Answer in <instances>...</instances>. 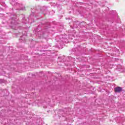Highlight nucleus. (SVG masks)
Here are the masks:
<instances>
[{
    "mask_svg": "<svg viewBox=\"0 0 125 125\" xmlns=\"http://www.w3.org/2000/svg\"><path fill=\"white\" fill-rule=\"evenodd\" d=\"M122 89H123V88H122V87H117L114 88V90H115V92H121V91H122Z\"/></svg>",
    "mask_w": 125,
    "mask_h": 125,
    "instance_id": "1",
    "label": "nucleus"
},
{
    "mask_svg": "<svg viewBox=\"0 0 125 125\" xmlns=\"http://www.w3.org/2000/svg\"><path fill=\"white\" fill-rule=\"evenodd\" d=\"M0 82H2V79H0Z\"/></svg>",
    "mask_w": 125,
    "mask_h": 125,
    "instance_id": "2",
    "label": "nucleus"
}]
</instances>
